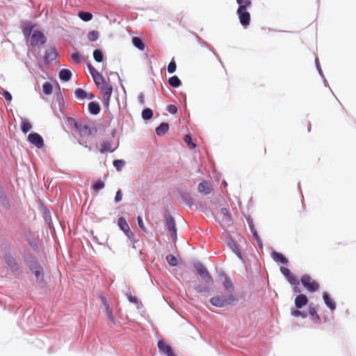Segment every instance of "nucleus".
<instances>
[{"instance_id": "nucleus-9", "label": "nucleus", "mask_w": 356, "mask_h": 356, "mask_svg": "<svg viewBox=\"0 0 356 356\" xmlns=\"http://www.w3.org/2000/svg\"><path fill=\"white\" fill-rule=\"evenodd\" d=\"M46 42V37L39 31H34L31 35L30 44L33 47L43 44Z\"/></svg>"}, {"instance_id": "nucleus-43", "label": "nucleus", "mask_w": 356, "mask_h": 356, "mask_svg": "<svg viewBox=\"0 0 356 356\" xmlns=\"http://www.w3.org/2000/svg\"><path fill=\"white\" fill-rule=\"evenodd\" d=\"M71 59L75 63H80L81 61V55L79 52H75L71 55Z\"/></svg>"}, {"instance_id": "nucleus-28", "label": "nucleus", "mask_w": 356, "mask_h": 356, "mask_svg": "<svg viewBox=\"0 0 356 356\" xmlns=\"http://www.w3.org/2000/svg\"><path fill=\"white\" fill-rule=\"evenodd\" d=\"M78 16L84 22H88L92 18V15L88 12L80 11Z\"/></svg>"}, {"instance_id": "nucleus-31", "label": "nucleus", "mask_w": 356, "mask_h": 356, "mask_svg": "<svg viewBox=\"0 0 356 356\" xmlns=\"http://www.w3.org/2000/svg\"><path fill=\"white\" fill-rule=\"evenodd\" d=\"M223 286L227 292L230 293L233 291L234 287L231 280L228 277H225L223 282Z\"/></svg>"}, {"instance_id": "nucleus-34", "label": "nucleus", "mask_w": 356, "mask_h": 356, "mask_svg": "<svg viewBox=\"0 0 356 356\" xmlns=\"http://www.w3.org/2000/svg\"><path fill=\"white\" fill-rule=\"evenodd\" d=\"M67 121L68 124L70 126H73L75 130L78 128L79 124H81L82 122V120H76L73 118H67Z\"/></svg>"}, {"instance_id": "nucleus-38", "label": "nucleus", "mask_w": 356, "mask_h": 356, "mask_svg": "<svg viewBox=\"0 0 356 356\" xmlns=\"http://www.w3.org/2000/svg\"><path fill=\"white\" fill-rule=\"evenodd\" d=\"M291 314L293 316H295V317L301 316L303 318H305L307 316V314L306 312H301L298 309H291Z\"/></svg>"}, {"instance_id": "nucleus-46", "label": "nucleus", "mask_w": 356, "mask_h": 356, "mask_svg": "<svg viewBox=\"0 0 356 356\" xmlns=\"http://www.w3.org/2000/svg\"><path fill=\"white\" fill-rule=\"evenodd\" d=\"M195 290L199 293H204L209 291V289L206 286H203L202 285H199L195 288Z\"/></svg>"}, {"instance_id": "nucleus-47", "label": "nucleus", "mask_w": 356, "mask_h": 356, "mask_svg": "<svg viewBox=\"0 0 356 356\" xmlns=\"http://www.w3.org/2000/svg\"><path fill=\"white\" fill-rule=\"evenodd\" d=\"M231 248L232 249L233 252L238 256L240 258H241V252H240V250L239 248H238V246L235 244V243H232L231 245Z\"/></svg>"}, {"instance_id": "nucleus-44", "label": "nucleus", "mask_w": 356, "mask_h": 356, "mask_svg": "<svg viewBox=\"0 0 356 356\" xmlns=\"http://www.w3.org/2000/svg\"><path fill=\"white\" fill-rule=\"evenodd\" d=\"M32 29L33 27L31 26L28 25L26 26H24L22 29L24 35L25 36L31 35Z\"/></svg>"}, {"instance_id": "nucleus-39", "label": "nucleus", "mask_w": 356, "mask_h": 356, "mask_svg": "<svg viewBox=\"0 0 356 356\" xmlns=\"http://www.w3.org/2000/svg\"><path fill=\"white\" fill-rule=\"evenodd\" d=\"M99 32L97 31H91L88 34V38L90 41H96L99 38Z\"/></svg>"}, {"instance_id": "nucleus-57", "label": "nucleus", "mask_w": 356, "mask_h": 356, "mask_svg": "<svg viewBox=\"0 0 356 356\" xmlns=\"http://www.w3.org/2000/svg\"><path fill=\"white\" fill-rule=\"evenodd\" d=\"M251 231H252V234H253V236H254V238H255L256 239H258L259 236H258V234H257V233L256 230H254L253 228H252V227H251Z\"/></svg>"}, {"instance_id": "nucleus-14", "label": "nucleus", "mask_w": 356, "mask_h": 356, "mask_svg": "<svg viewBox=\"0 0 356 356\" xmlns=\"http://www.w3.org/2000/svg\"><path fill=\"white\" fill-rule=\"evenodd\" d=\"M158 348L161 352L165 353L167 356H176L171 347L161 340L158 342Z\"/></svg>"}, {"instance_id": "nucleus-1", "label": "nucleus", "mask_w": 356, "mask_h": 356, "mask_svg": "<svg viewBox=\"0 0 356 356\" xmlns=\"http://www.w3.org/2000/svg\"><path fill=\"white\" fill-rule=\"evenodd\" d=\"M3 259L13 275L16 276L22 275V266L13 254L10 252L6 253L3 255Z\"/></svg>"}, {"instance_id": "nucleus-6", "label": "nucleus", "mask_w": 356, "mask_h": 356, "mask_svg": "<svg viewBox=\"0 0 356 356\" xmlns=\"http://www.w3.org/2000/svg\"><path fill=\"white\" fill-rule=\"evenodd\" d=\"M197 273L204 280L205 282L208 284H212L213 282V278L208 271V270L201 263H197L194 265Z\"/></svg>"}, {"instance_id": "nucleus-11", "label": "nucleus", "mask_w": 356, "mask_h": 356, "mask_svg": "<svg viewBox=\"0 0 356 356\" xmlns=\"http://www.w3.org/2000/svg\"><path fill=\"white\" fill-rule=\"evenodd\" d=\"M28 141L37 148L41 149L44 147V140L42 137L38 133H31L28 136Z\"/></svg>"}, {"instance_id": "nucleus-5", "label": "nucleus", "mask_w": 356, "mask_h": 356, "mask_svg": "<svg viewBox=\"0 0 356 356\" xmlns=\"http://www.w3.org/2000/svg\"><path fill=\"white\" fill-rule=\"evenodd\" d=\"M300 281L304 287H305L309 292L317 291L319 289L318 283L312 280V278L308 275H304L302 276Z\"/></svg>"}, {"instance_id": "nucleus-52", "label": "nucleus", "mask_w": 356, "mask_h": 356, "mask_svg": "<svg viewBox=\"0 0 356 356\" xmlns=\"http://www.w3.org/2000/svg\"><path fill=\"white\" fill-rule=\"evenodd\" d=\"M309 314L311 316H312L313 317L316 316L318 318H319V316H318L316 309L314 307H309Z\"/></svg>"}, {"instance_id": "nucleus-36", "label": "nucleus", "mask_w": 356, "mask_h": 356, "mask_svg": "<svg viewBox=\"0 0 356 356\" xmlns=\"http://www.w3.org/2000/svg\"><path fill=\"white\" fill-rule=\"evenodd\" d=\"M184 142L187 144L190 149H195L196 145L192 142V138L190 135H186L184 138Z\"/></svg>"}, {"instance_id": "nucleus-35", "label": "nucleus", "mask_w": 356, "mask_h": 356, "mask_svg": "<svg viewBox=\"0 0 356 356\" xmlns=\"http://www.w3.org/2000/svg\"><path fill=\"white\" fill-rule=\"evenodd\" d=\"M153 116V112L150 108H145L142 112V117L144 120H149Z\"/></svg>"}, {"instance_id": "nucleus-60", "label": "nucleus", "mask_w": 356, "mask_h": 356, "mask_svg": "<svg viewBox=\"0 0 356 356\" xmlns=\"http://www.w3.org/2000/svg\"><path fill=\"white\" fill-rule=\"evenodd\" d=\"M236 1L239 6L243 5V3H244V0H236Z\"/></svg>"}, {"instance_id": "nucleus-16", "label": "nucleus", "mask_w": 356, "mask_h": 356, "mask_svg": "<svg viewBox=\"0 0 356 356\" xmlns=\"http://www.w3.org/2000/svg\"><path fill=\"white\" fill-rule=\"evenodd\" d=\"M212 189L209 184V183L206 181H203L200 182L198 185V191L201 193H204V195L209 194L211 192Z\"/></svg>"}, {"instance_id": "nucleus-51", "label": "nucleus", "mask_w": 356, "mask_h": 356, "mask_svg": "<svg viewBox=\"0 0 356 356\" xmlns=\"http://www.w3.org/2000/svg\"><path fill=\"white\" fill-rule=\"evenodd\" d=\"M122 194L121 193V191L118 190L115 195V201L116 202H120L122 200Z\"/></svg>"}, {"instance_id": "nucleus-33", "label": "nucleus", "mask_w": 356, "mask_h": 356, "mask_svg": "<svg viewBox=\"0 0 356 356\" xmlns=\"http://www.w3.org/2000/svg\"><path fill=\"white\" fill-rule=\"evenodd\" d=\"M93 57H94V59L97 61V62H102L103 60V53L101 50L99 49H95L94 51H93Z\"/></svg>"}, {"instance_id": "nucleus-61", "label": "nucleus", "mask_w": 356, "mask_h": 356, "mask_svg": "<svg viewBox=\"0 0 356 356\" xmlns=\"http://www.w3.org/2000/svg\"><path fill=\"white\" fill-rule=\"evenodd\" d=\"M266 148H264V154H266Z\"/></svg>"}, {"instance_id": "nucleus-12", "label": "nucleus", "mask_w": 356, "mask_h": 356, "mask_svg": "<svg viewBox=\"0 0 356 356\" xmlns=\"http://www.w3.org/2000/svg\"><path fill=\"white\" fill-rule=\"evenodd\" d=\"M280 271L287 278L291 284L297 285L299 284L298 280L291 273L289 268L281 267Z\"/></svg>"}, {"instance_id": "nucleus-48", "label": "nucleus", "mask_w": 356, "mask_h": 356, "mask_svg": "<svg viewBox=\"0 0 356 356\" xmlns=\"http://www.w3.org/2000/svg\"><path fill=\"white\" fill-rule=\"evenodd\" d=\"M88 69H89V71H90V73L91 76H92V79L94 77H95L96 76H97L98 74H99V73L91 65H88Z\"/></svg>"}, {"instance_id": "nucleus-20", "label": "nucleus", "mask_w": 356, "mask_h": 356, "mask_svg": "<svg viewBox=\"0 0 356 356\" xmlns=\"http://www.w3.org/2000/svg\"><path fill=\"white\" fill-rule=\"evenodd\" d=\"M168 129H169L168 124L165 123V122H162L160 124V125L158 127H156V133L158 136H163L165 133H167Z\"/></svg>"}, {"instance_id": "nucleus-32", "label": "nucleus", "mask_w": 356, "mask_h": 356, "mask_svg": "<svg viewBox=\"0 0 356 356\" xmlns=\"http://www.w3.org/2000/svg\"><path fill=\"white\" fill-rule=\"evenodd\" d=\"M74 94L76 98L84 99L87 97V92L81 89V88H77L74 91Z\"/></svg>"}, {"instance_id": "nucleus-2", "label": "nucleus", "mask_w": 356, "mask_h": 356, "mask_svg": "<svg viewBox=\"0 0 356 356\" xmlns=\"http://www.w3.org/2000/svg\"><path fill=\"white\" fill-rule=\"evenodd\" d=\"M30 270L35 275L36 282L41 286L45 285L44 280V272L43 268L37 262L34 261H25Z\"/></svg>"}, {"instance_id": "nucleus-19", "label": "nucleus", "mask_w": 356, "mask_h": 356, "mask_svg": "<svg viewBox=\"0 0 356 356\" xmlns=\"http://www.w3.org/2000/svg\"><path fill=\"white\" fill-rule=\"evenodd\" d=\"M72 77V72L67 69H63L59 72V78L64 81H68Z\"/></svg>"}, {"instance_id": "nucleus-45", "label": "nucleus", "mask_w": 356, "mask_h": 356, "mask_svg": "<svg viewBox=\"0 0 356 356\" xmlns=\"http://www.w3.org/2000/svg\"><path fill=\"white\" fill-rule=\"evenodd\" d=\"M104 183L102 181H97L95 184L92 186V188L95 191H98L100 189H102L104 187Z\"/></svg>"}, {"instance_id": "nucleus-23", "label": "nucleus", "mask_w": 356, "mask_h": 356, "mask_svg": "<svg viewBox=\"0 0 356 356\" xmlns=\"http://www.w3.org/2000/svg\"><path fill=\"white\" fill-rule=\"evenodd\" d=\"M118 225L123 232H126L130 228L127 220L123 217L118 218Z\"/></svg>"}, {"instance_id": "nucleus-26", "label": "nucleus", "mask_w": 356, "mask_h": 356, "mask_svg": "<svg viewBox=\"0 0 356 356\" xmlns=\"http://www.w3.org/2000/svg\"><path fill=\"white\" fill-rule=\"evenodd\" d=\"M169 85L174 88H177L181 86V82L177 76L170 77L168 80Z\"/></svg>"}, {"instance_id": "nucleus-22", "label": "nucleus", "mask_w": 356, "mask_h": 356, "mask_svg": "<svg viewBox=\"0 0 356 356\" xmlns=\"http://www.w3.org/2000/svg\"><path fill=\"white\" fill-rule=\"evenodd\" d=\"M93 80L99 89H101L102 86H105L108 84L100 74L94 77Z\"/></svg>"}, {"instance_id": "nucleus-56", "label": "nucleus", "mask_w": 356, "mask_h": 356, "mask_svg": "<svg viewBox=\"0 0 356 356\" xmlns=\"http://www.w3.org/2000/svg\"><path fill=\"white\" fill-rule=\"evenodd\" d=\"M129 300L133 303H137L138 302V298L135 296H130L129 297Z\"/></svg>"}, {"instance_id": "nucleus-21", "label": "nucleus", "mask_w": 356, "mask_h": 356, "mask_svg": "<svg viewBox=\"0 0 356 356\" xmlns=\"http://www.w3.org/2000/svg\"><path fill=\"white\" fill-rule=\"evenodd\" d=\"M89 112L92 115H97L100 111V107L98 103L91 102L88 104Z\"/></svg>"}, {"instance_id": "nucleus-50", "label": "nucleus", "mask_w": 356, "mask_h": 356, "mask_svg": "<svg viewBox=\"0 0 356 356\" xmlns=\"http://www.w3.org/2000/svg\"><path fill=\"white\" fill-rule=\"evenodd\" d=\"M167 111L171 114H175L177 112V108L175 105H168L167 106Z\"/></svg>"}, {"instance_id": "nucleus-53", "label": "nucleus", "mask_w": 356, "mask_h": 356, "mask_svg": "<svg viewBox=\"0 0 356 356\" xmlns=\"http://www.w3.org/2000/svg\"><path fill=\"white\" fill-rule=\"evenodd\" d=\"M126 236L131 240H134V233L131 232V230L130 229V228L128 229V231H127L126 232H124Z\"/></svg>"}, {"instance_id": "nucleus-17", "label": "nucleus", "mask_w": 356, "mask_h": 356, "mask_svg": "<svg viewBox=\"0 0 356 356\" xmlns=\"http://www.w3.org/2000/svg\"><path fill=\"white\" fill-rule=\"evenodd\" d=\"M323 298L325 302V304L329 307L332 311L336 309L335 302L330 297L328 293H323Z\"/></svg>"}, {"instance_id": "nucleus-7", "label": "nucleus", "mask_w": 356, "mask_h": 356, "mask_svg": "<svg viewBox=\"0 0 356 356\" xmlns=\"http://www.w3.org/2000/svg\"><path fill=\"white\" fill-rule=\"evenodd\" d=\"M237 13L238 15L240 22L243 26H246L250 24V15L246 10V5L239 6L237 10Z\"/></svg>"}, {"instance_id": "nucleus-40", "label": "nucleus", "mask_w": 356, "mask_h": 356, "mask_svg": "<svg viewBox=\"0 0 356 356\" xmlns=\"http://www.w3.org/2000/svg\"><path fill=\"white\" fill-rule=\"evenodd\" d=\"M124 165L125 162L123 160H115L113 161V165L118 171H121Z\"/></svg>"}, {"instance_id": "nucleus-13", "label": "nucleus", "mask_w": 356, "mask_h": 356, "mask_svg": "<svg viewBox=\"0 0 356 356\" xmlns=\"http://www.w3.org/2000/svg\"><path fill=\"white\" fill-rule=\"evenodd\" d=\"M58 56L57 51L55 48L50 47L47 49L44 55V62L47 64L51 63L53 60H56Z\"/></svg>"}, {"instance_id": "nucleus-27", "label": "nucleus", "mask_w": 356, "mask_h": 356, "mask_svg": "<svg viewBox=\"0 0 356 356\" xmlns=\"http://www.w3.org/2000/svg\"><path fill=\"white\" fill-rule=\"evenodd\" d=\"M21 129L24 134H26L32 129V125L26 120H22L21 123Z\"/></svg>"}, {"instance_id": "nucleus-10", "label": "nucleus", "mask_w": 356, "mask_h": 356, "mask_svg": "<svg viewBox=\"0 0 356 356\" xmlns=\"http://www.w3.org/2000/svg\"><path fill=\"white\" fill-rule=\"evenodd\" d=\"M99 90L102 91L103 94L102 98L104 106L106 108H108L111 95L113 92V87L111 84L108 83L105 86H102Z\"/></svg>"}, {"instance_id": "nucleus-58", "label": "nucleus", "mask_w": 356, "mask_h": 356, "mask_svg": "<svg viewBox=\"0 0 356 356\" xmlns=\"http://www.w3.org/2000/svg\"><path fill=\"white\" fill-rule=\"evenodd\" d=\"M93 98H94V95L91 92H89V93L87 92V97L86 99H92Z\"/></svg>"}, {"instance_id": "nucleus-18", "label": "nucleus", "mask_w": 356, "mask_h": 356, "mask_svg": "<svg viewBox=\"0 0 356 356\" xmlns=\"http://www.w3.org/2000/svg\"><path fill=\"white\" fill-rule=\"evenodd\" d=\"M273 259L276 261L283 264H286L288 263L287 259L281 253L277 252H273L271 254Z\"/></svg>"}, {"instance_id": "nucleus-8", "label": "nucleus", "mask_w": 356, "mask_h": 356, "mask_svg": "<svg viewBox=\"0 0 356 356\" xmlns=\"http://www.w3.org/2000/svg\"><path fill=\"white\" fill-rule=\"evenodd\" d=\"M165 222L167 229L174 241H176L177 238V228L174 218L170 214L165 216Z\"/></svg>"}, {"instance_id": "nucleus-37", "label": "nucleus", "mask_w": 356, "mask_h": 356, "mask_svg": "<svg viewBox=\"0 0 356 356\" xmlns=\"http://www.w3.org/2000/svg\"><path fill=\"white\" fill-rule=\"evenodd\" d=\"M166 260L170 266H175L177 265V259L172 254H168L166 256Z\"/></svg>"}, {"instance_id": "nucleus-59", "label": "nucleus", "mask_w": 356, "mask_h": 356, "mask_svg": "<svg viewBox=\"0 0 356 356\" xmlns=\"http://www.w3.org/2000/svg\"><path fill=\"white\" fill-rule=\"evenodd\" d=\"M250 4H251V2L249 0L244 1V4L243 5H246V7L250 6Z\"/></svg>"}, {"instance_id": "nucleus-41", "label": "nucleus", "mask_w": 356, "mask_h": 356, "mask_svg": "<svg viewBox=\"0 0 356 356\" xmlns=\"http://www.w3.org/2000/svg\"><path fill=\"white\" fill-rule=\"evenodd\" d=\"M105 311H106V315L108 318V319L113 323H115V318L113 315V312H112V309H111L110 306H107V307H105Z\"/></svg>"}, {"instance_id": "nucleus-54", "label": "nucleus", "mask_w": 356, "mask_h": 356, "mask_svg": "<svg viewBox=\"0 0 356 356\" xmlns=\"http://www.w3.org/2000/svg\"><path fill=\"white\" fill-rule=\"evenodd\" d=\"M137 220H138V226L143 229V230H145V226H144V224H143V220H142V218L140 216H138L137 218Z\"/></svg>"}, {"instance_id": "nucleus-49", "label": "nucleus", "mask_w": 356, "mask_h": 356, "mask_svg": "<svg viewBox=\"0 0 356 356\" xmlns=\"http://www.w3.org/2000/svg\"><path fill=\"white\" fill-rule=\"evenodd\" d=\"M2 95L4 97V98L6 99V101H8L9 102H10L12 101V99H13L12 95L8 91L4 90L3 91Z\"/></svg>"}, {"instance_id": "nucleus-4", "label": "nucleus", "mask_w": 356, "mask_h": 356, "mask_svg": "<svg viewBox=\"0 0 356 356\" xmlns=\"http://www.w3.org/2000/svg\"><path fill=\"white\" fill-rule=\"evenodd\" d=\"M235 301H236V298L232 294L229 295L227 298L216 296L213 297L210 300V302L211 303V305L218 307H225L227 305L232 304Z\"/></svg>"}, {"instance_id": "nucleus-25", "label": "nucleus", "mask_w": 356, "mask_h": 356, "mask_svg": "<svg viewBox=\"0 0 356 356\" xmlns=\"http://www.w3.org/2000/svg\"><path fill=\"white\" fill-rule=\"evenodd\" d=\"M100 152L101 153H104L106 152H113L111 143L108 140H104L101 143Z\"/></svg>"}, {"instance_id": "nucleus-24", "label": "nucleus", "mask_w": 356, "mask_h": 356, "mask_svg": "<svg viewBox=\"0 0 356 356\" xmlns=\"http://www.w3.org/2000/svg\"><path fill=\"white\" fill-rule=\"evenodd\" d=\"M132 43L138 49L141 51L145 49V44L140 38L134 37L132 38Z\"/></svg>"}, {"instance_id": "nucleus-55", "label": "nucleus", "mask_w": 356, "mask_h": 356, "mask_svg": "<svg viewBox=\"0 0 356 356\" xmlns=\"http://www.w3.org/2000/svg\"><path fill=\"white\" fill-rule=\"evenodd\" d=\"M100 299H101L102 302V304L104 305V307H107V306L109 305V304H108L106 297L102 296H100Z\"/></svg>"}, {"instance_id": "nucleus-42", "label": "nucleus", "mask_w": 356, "mask_h": 356, "mask_svg": "<svg viewBox=\"0 0 356 356\" xmlns=\"http://www.w3.org/2000/svg\"><path fill=\"white\" fill-rule=\"evenodd\" d=\"M177 69V65L174 58L172 59L170 63L168 65V72L170 74L174 73Z\"/></svg>"}, {"instance_id": "nucleus-29", "label": "nucleus", "mask_w": 356, "mask_h": 356, "mask_svg": "<svg viewBox=\"0 0 356 356\" xmlns=\"http://www.w3.org/2000/svg\"><path fill=\"white\" fill-rule=\"evenodd\" d=\"M220 215L222 216V219L224 222H228L230 221V216L229 214V211L226 208H222L220 210Z\"/></svg>"}, {"instance_id": "nucleus-3", "label": "nucleus", "mask_w": 356, "mask_h": 356, "mask_svg": "<svg viewBox=\"0 0 356 356\" xmlns=\"http://www.w3.org/2000/svg\"><path fill=\"white\" fill-rule=\"evenodd\" d=\"M76 131L81 138L95 136L97 132L96 127L84 121H82L81 123L79 124Z\"/></svg>"}, {"instance_id": "nucleus-30", "label": "nucleus", "mask_w": 356, "mask_h": 356, "mask_svg": "<svg viewBox=\"0 0 356 356\" xmlns=\"http://www.w3.org/2000/svg\"><path fill=\"white\" fill-rule=\"evenodd\" d=\"M42 90L45 95H50L53 91V86L49 82H45L42 86Z\"/></svg>"}, {"instance_id": "nucleus-15", "label": "nucleus", "mask_w": 356, "mask_h": 356, "mask_svg": "<svg viewBox=\"0 0 356 356\" xmlns=\"http://www.w3.org/2000/svg\"><path fill=\"white\" fill-rule=\"evenodd\" d=\"M308 299L304 294H300L295 298V305L298 309L302 308L303 306L306 305Z\"/></svg>"}]
</instances>
